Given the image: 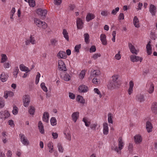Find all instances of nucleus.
Masks as SVG:
<instances>
[{"label":"nucleus","instance_id":"69168bd1","mask_svg":"<svg viewBox=\"0 0 157 157\" xmlns=\"http://www.w3.org/2000/svg\"><path fill=\"white\" fill-rule=\"evenodd\" d=\"M4 105V102L1 98H0V107L2 108Z\"/></svg>","mask_w":157,"mask_h":157},{"label":"nucleus","instance_id":"412c9836","mask_svg":"<svg viewBox=\"0 0 157 157\" xmlns=\"http://www.w3.org/2000/svg\"><path fill=\"white\" fill-rule=\"evenodd\" d=\"M95 16L93 14L89 13L86 17V20L87 22L94 19L95 18Z\"/></svg>","mask_w":157,"mask_h":157},{"label":"nucleus","instance_id":"f8f14e48","mask_svg":"<svg viewBox=\"0 0 157 157\" xmlns=\"http://www.w3.org/2000/svg\"><path fill=\"white\" fill-rule=\"evenodd\" d=\"M149 11L152 15H155L156 12V8L154 5L151 4L149 7Z\"/></svg>","mask_w":157,"mask_h":157},{"label":"nucleus","instance_id":"4468645a","mask_svg":"<svg viewBox=\"0 0 157 157\" xmlns=\"http://www.w3.org/2000/svg\"><path fill=\"white\" fill-rule=\"evenodd\" d=\"M136 99L140 102L144 101H145L144 95L141 94H138L136 96Z\"/></svg>","mask_w":157,"mask_h":157},{"label":"nucleus","instance_id":"a19ab883","mask_svg":"<svg viewBox=\"0 0 157 157\" xmlns=\"http://www.w3.org/2000/svg\"><path fill=\"white\" fill-rule=\"evenodd\" d=\"M64 134L65 135L66 138L68 140L70 141L71 140V136L69 132H65Z\"/></svg>","mask_w":157,"mask_h":157},{"label":"nucleus","instance_id":"bb28decb","mask_svg":"<svg viewBox=\"0 0 157 157\" xmlns=\"http://www.w3.org/2000/svg\"><path fill=\"white\" fill-rule=\"evenodd\" d=\"M7 76L4 73H2L0 76V79L2 82H4L7 80Z\"/></svg>","mask_w":157,"mask_h":157},{"label":"nucleus","instance_id":"a878e982","mask_svg":"<svg viewBox=\"0 0 157 157\" xmlns=\"http://www.w3.org/2000/svg\"><path fill=\"white\" fill-rule=\"evenodd\" d=\"M20 68L21 71H23L29 72L30 70L29 69L28 67H26L23 64H21L20 65Z\"/></svg>","mask_w":157,"mask_h":157},{"label":"nucleus","instance_id":"13d9d810","mask_svg":"<svg viewBox=\"0 0 157 157\" xmlns=\"http://www.w3.org/2000/svg\"><path fill=\"white\" fill-rule=\"evenodd\" d=\"M96 48L94 45L92 46L90 48V52H94L96 51Z\"/></svg>","mask_w":157,"mask_h":157},{"label":"nucleus","instance_id":"7c9ffc66","mask_svg":"<svg viewBox=\"0 0 157 157\" xmlns=\"http://www.w3.org/2000/svg\"><path fill=\"white\" fill-rule=\"evenodd\" d=\"M35 111V108L32 106H31L29 107V112L30 114L32 115H33Z\"/></svg>","mask_w":157,"mask_h":157},{"label":"nucleus","instance_id":"2f4dec72","mask_svg":"<svg viewBox=\"0 0 157 157\" xmlns=\"http://www.w3.org/2000/svg\"><path fill=\"white\" fill-rule=\"evenodd\" d=\"M48 146L50 149L49 152L50 153H52L53 151V147L52 143L49 142L48 144Z\"/></svg>","mask_w":157,"mask_h":157},{"label":"nucleus","instance_id":"6e6d98bb","mask_svg":"<svg viewBox=\"0 0 157 157\" xmlns=\"http://www.w3.org/2000/svg\"><path fill=\"white\" fill-rule=\"evenodd\" d=\"M58 40L54 39L51 40V42L52 44L53 45L55 46L57 44Z\"/></svg>","mask_w":157,"mask_h":157},{"label":"nucleus","instance_id":"1a4fd4ad","mask_svg":"<svg viewBox=\"0 0 157 157\" xmlns=\"http://www.w3.org/2000/svg\"><path fill=\"white\" fill-rule=\"evenodd\" d=\"M128 47L130 52L133 54L137 55L138 53L135 47L131 43H128Z\"/></svg>","mask_w":157,"mask_h":157},{"label":"nucleus","instance_id":"8fccbe9b","mask_svg":"<svg viewBox=\"0 0 157 157\" xmlns=\"http://www.w3.org/2000/svg\"><path fill=\"white\" fill-rule=\"evenodd\" d=\"M81 44L76 45L75 48V51L77 52L78 53L79 52V49L81 48Z\"/></svg>","mask_w":157,"mask_h":157},{"label":"nucleus","instance_id":"58836bf2","mask_svg":"<svg viewBox=\"0 0 157 157\" xmlns=\"http://www.w3.org/2000/svg\"><path fill=\"white\" fill-rule=\"evenodd\" d=\"M82 121L85 123V125L86 126H89V124H90V121H88V119L87 118L84 117L83 118Z\"/></svg>","mask_w":157,"mask_h":157},{"label":"nucleus","instance_id":"72a5a7b5","mask_svg":"<svg viewBox=\"0 0 157 157\" xmlns=\"http://www.w3.org/2000/svg\"><path fill=\"white\" fill-rule=\"evenodd\" d=\"M85 42L86 44H88L89 42V35L88 33H86L84 34Z\"/></svg>","mask_w":157,"mask_h":157},{"label":"nucleus","instance_id":"0eeeda50","mask_svg":"<svg viewBox=\"0 0 157 157\" xmlns=\"http://www.w3.org/2000/svg\"><path fill=\"white\" fill-rule=\"evenodd\" d=\"M131 61L133 62H137L139 60L140 62H141L143 60L142 57H139L134 55H132L130 56Z\"/></svg>","mask_w":157,"mask_h":157},{"label":"nucleus","instance_id":"774afa93","mask_svg":"<svg viewBox=\"0 0 157 157\" xmlns=\"http://www.w3.org/2000/svg\"><path fill=\"white\" fill-rule=\"evenodd\" d=\"M52 135L54 139H56L58 137V134L57 133L53 132L52 133Z\"/></svg>","mask_w":157,"mask_h":157},{"label":"nucleus","instance_id":"c9c22d12","mask_svg":"<svg viewBox=\"0 0 157 157\" xmlns=\"http://www.w3.org/2000/svg\"><path fill=\"white\" fill-rule=\"evenodd\" d=\"M154 85L153 84L151 83L150 84V88L148 90V91L149 94H152L154 90Z\"/></svg>","mask_w":157,"mask_h":157},{"label":"nucleus","instance_id":"b1692460","mask_svg":"<svg viewBox=\"0 0 157 157\" xmlns=\"http://www.w3.org/2000/svg\"><path fill=\"white\" fill-rule=\"evenodd\" d=\"M100 74V72L99 70H94L92 72H91L90 76L92 77H95Z\"/></svg>","mask_w":157,"mask_h":157},{"label":"nucleus","instance_id":"a211bd4d","mask_svg":"<svg viewBox=\"0 0 157 157\" xmlns=\"http://www.w3.org/2000/svg\"><path fill=\"white\" fill-rule=\"evenodd\" d=\"M152 126L151 123L149 121L146 122V128L148 132H149L152 131Z\"/></svg>","mask_w":157,"mask_h":157},{"label":"nucleus","instance_id":"bf43d9fd","mask_svg":"<svg viewBox=\"0 0 157 157\" xmlns=\"http://www.w3.org/2000/svg\"><path fill=\"white\" fill-rule=\"evenodd\" d=\"M120 51H119L118 53L115 56V58L117 60H119L121 58V56L120 54Z\"/></svg>","mask_w":157,"mask_h":157},{"label":"nucleus","instance_id":"c756f323","mask_svg":"<svg viewBox=\"0 0 157 157\" xmlns=\"http://www.w3.org/2000/svg\"><path fill=\"white\" fill-rule=\"evenodd\" d=\"M63 35L64 37L67 41H69V38L68 35V33L65 29H63Z\"/></svg>","mask_w":157,"mask_h":157},{"label":"nucleus","instance_id":"c03bdc74","mask_svg":"<svg viewBox=\"0 0 157 157\" xmlns=\"http://www.w3.org/2000/svg\"><path fill=\"white\" fill-rule=\"evenodd\" d=\"M40 86L42 90L45 92H47L48 91L47 88L45 86L44 83L42 82L40 84Z\"/></svg>","mask_w":157,"mask_h":157},{"label":"nucleus","instance_id":"9b49d317","mask_svg":"<svg viewBox=\"0 0 157 157\" xmlns=\"http://www.w3.org/2000/svg\"><path fill=\"white\" fill-rule=\"evenodd\" d=\"M100 40L104 45H106L107 44V40L106 39V36L104 34H102L100 35Z\"/></svg>","mask_w":157,"mask_h":157},{"label":"nucleus","instance_id":"423d86ee","mask_svg":"<svg viewBox=\"0 0 157 157\" xmlns=\"http://www.w3.org/2000/svg\"><path fill=\"white\" fill-rule=\"evenodd\" d=\"M58 64V68L59 70L64 71H66L67 70L65 64L62 60H59Z\"/></svg>","mask_w":157,"mask_h":157},{"label":"nucleus","instance_id":"f704fd0d","mask_svg":"<svg viewBox=\"0 0 157 157\" xmlns=\"http://www.w3.org/2000/svg\"><path fill=\"white\" fill-rule=\"evenodd\" d=\"M19 71V70L17 67H16L14 68L13 73V75H14V76L15 77V78L17 77Z\"/></svg>","mask_w":157,"mask_h":157},{"label":"nucleus","instance_id":"9d476101","mask_svg":"<svg viewBox=\"0 0 157 157\" xmlns=\"http://www.w3.org/2000/svg\"><path fill=\"white\" fill-rule=\"evenodd\" d=\"M76 24L77 28L78 29H82L83 27V22H82V20L79 18H77Z\"/></svg>","mask_w":157,"mask_h":157},{"label":"nucleus","instance_id":"3c124183","mask_svg":"<svg viewBox=\"0 0 157 157\" xmlns=\"http://www.w3.org/2000/svg\"><path fill=\"white\" fill-rule=\"evenodd\" d=\"M40 73L39 72H38L37 74L36 75V78L35 83L36 84H37L39 82V79H40Z\"/></svg>","mask_w":157,"mask_h":157},{"label":"nucleus","instance_id":"ddd939ff","mask_svg":"<svg viewBox=\"0 0 157 157\" xmlns=\"http://www.w3.org/2000/svg\"><path fill=\"white\" fill-rule=\"evenodd\" d=\"M135 142L137 144L140 143L142 140V138L141 136L139 135H136L134 137Z\"/></svg>","mask_w":157,"mask_h":157},{"label":"nucleus","instance_id":"79ce46f5","mask_svg":"<svg viewBox=\"0 0 157 157\" xmlns=\"http://www.w3.org/2000/svg\"><path fill=\"white\" fill-rule=\"evenodd\" d=\"M14 115L17 114L18 113V108L15 106H13V110L12 111Z\"/></svg>","mask_w":157,"mask_h":157},{"label":"nucleus","instance_id":"2eb2a0df","mask_svg":"<svg viewBox=\"0 0 157 157\" xmlns=\"http://www.w3.org/2000/svg\"><path fill=\"white\" fill-rule=\"evenodd\" d=\"M38 127L39 131L41 134L44 133V129L43 124L41 121H40L38 123Z\"/></svg>","mask_w":157,"mask_h":157},{"label":"nucleus","instance_id":"5fc2aeb1","mask_svg":"<svg viewBox=\"0 0 157 157\" xmlns=\"http://www.w3.org/2000/svg\"><path fill=\"white\" fill-rule=\"evenodd\" d=\"M94 91L95 93H97V94L99 95L100 98H101L102 97V95L101 93L99 91V90L98 88H94Z\"/></svg>","mask_w":157,"mask_h":157},{"label":"nucleus","instance_id":"e433bc0d","mask_svg":"<svg viewBox=\"0 0 157 157\" xmlns=\"http://www.w3.org/2000/svg\"><path fill=\"white\" fill-rule=\"evenodd\" d=\"M51 124L52 126L55 125L56 124V118L54 117H52L50 120Z\"/></svg>","mask_w":157,"mask_h":157},{"label":"nucleus","instance_id":"4d7b16f0","mask_svg":"<svg viewBox=\"0 0 157 157\" xmlns=\"http://www.w3.org/2000/svg\"><path fill=\"white\" fill-rule=\"evenodd\" d=\"M109 14V13L107 11H102L101 12V14L103 16H106Z\"/></svg>","mask_w":157,"mask_h":157},{"label":"nucleus","instance_id":"7ed1b4c3","mask_svg":"<svg viewBox=\"0 0 157 157\" xmlns=\"http://www.w3.org/2000/svg\"><path fill=\"white\" fill-rule=\"evenodd\" d=\"M36 13L40 15L41 18L43 19L45 18L47 11L46 10H42L41 8H39L37 10Z\"/></svg>","mask_w":157,"mask_h":157},{"label":"nucleus","instance_id":"09e8293b","mask_svg":"<svg viewBox=\"0 0 157 157\" xmlns=\"http://www.w3.org/2000/svg\"><path fill=\"white\" fill-rule=\"evenodd\" d=\"M85 75V71H82L79 75L80 78L82 79L84 78Z\"/></svg>","mask_w":157,"mask_h":157},{"label":"nucleus","instance_id":"20e7f679","mask_svg":"<svg viewBox=\"0 0 157 157\" xmlns=\"http://www.w3.org/2000/svg\"><path fill=\"white\" fill-rule=\"evenodd\" d=\"M30 96L28 95H25L23 97V105L25 107H28L30 102Z\"/></svg>","mask_w":157,"mask_h":157},{"label":"nucleus","instance_id":"4be33fe9","mask_svg":"<svg viewBox=\"0 0 157 157\" xmlns=\"http://www.w3.org/2000/svg\"><path fill=\"white\" fill-rule=\"evenodd\" d=\"M49 118V114L47 112H45L44 113L43 116V121L48 122Z\"/></svg>","mask_w":157,"mask_h":157},{"label":"nucleus","instance_id":"603ef678","mask_svg":"<svg viewBox=\"0 0 157 157\" xmlns=\"http://www.w3.org/2000/svg\"><path fill=\"white\" fill-rule=\"evenodd\" d=\"M4 117L3 118H6L10 116V114L8 111H5L4 112Z\"/></svg>","mask_w":157,"mask_h":157},{"label":"nucleus","instance_id":"cd10ccee","mask_svg":"<svg viewBox=\"0 0 157 157\" xmlns=\"http://www.w3.org/2000/svg\"><path fill=\"white\" fill-rule=\"evenodd\" d=\"M58 56H59L61 58H65L67 55L65 52L61 51H60L58 54Z\"/></svg>","mask_w":157,"mask_h":157},{"label":"nucleus","instance_id":"f257e3e1","mask_svg":"<svg viewBox=\"0 0 157 157\" xmlns=\"http://www.w3.org/2000/svg\"><path fill=\"white\" fill-rule=\"evenodd\" d=\"M34 21V23L38 27H42L43 29H45L47 28V25L45 22L41 21L36 18H35Z\"/></svg>","mask_w":157,"mask_h":157},{"label":"nucleus","instance_id":"c85d7f7f","mask_svg":"<svg viewBox=\"0 0 157 157\" xmlns=\"http://www.w3.org/2000/svg\"><path fill=\"white\" fill-rule=\"evenodd\" d=\"M77 100L78 102L82 104H84L85 102V101L83 99V97L80 95L77 96Z\"/></svg>","mask_w":157,"mask_h":157},{"label":"nucleus","instance_id":"393cba45","mask_svg":"<svg viewBox=\"0 0 157 157\" xmlns=\"http://www.w3.org/2000/svg\"><path fill=\"white\" fill-rule=\"evenodd\" d=\"M139 21L136 16H135L133 19V23L136 27L138 28L140 27L139 24Z\"/></svg>","mask_w":157,"mask_h":157},{"label":"nucleus","instance_id":"473e14b6","mask_svg":"<svg viewBox=\"0 0 157 157\" xmlns=\"http://www.w3.org/2000/svg\"><path fill=\"white\" fill-rule=\"evenodd\" d=\"M63 79L65 81H68L71 79V77L67 73H65L63 77Z\"/></svg>","mask_w":157,"mask_h":157},{"label":"nucleus","instance_id":"338daca9","mask_svg":"<svg viewBox=\"0 0 157 157\" xmlns=\"http://www.w3.org/2000/svg\"><path fill=\"white\" fill-rule=\"evenodd\" d=\"M119 20H122L124 18V16L123 13H120L119 16Z\"/></svg>","mask_w":157,"mask_h":157},{"label":"nucleus","instance_id":"37998d69","mask_svg":"<svg viewBox=\"0 0 157 157\" xmlns=\"http://www.w3.org/2000/svg\"><path fill=\"white\" fill-rule=\"evenodd\" d=\"M29 40L30 43L32 44H36V40H35V38L34 37H33L32 35L30 36Z\"/></svg>","mask_w":157,"mask_h":157},{"label":"nucleus","instance_id":"dca6fc26","mask_svg":"<svg viewBox=\"0 0 157 157\" xmlns=\"http://www.w3.org/2000/svg\"><path fill=\"white\" fill-rule=\"evenodd\" d=\"M134 86V83L132 81H131L129 83V88L128 90V93L130 95L133 92V87Z\"/></svg>","mask_w":157,"mask_h":157},{"label":"nucleus","instance_id":"e2e57ef3","mask_svg":"<svg viewBox=\"0 0 157 157\" xmlns=\"http://www.w3.org/2000/svg\"><path fill=\"white\" fill-rule=\"evenodd\" d=\"M69 96L70 98L73 99H74L75 97V96L74 94L71 92L69 93Z\"/></svg>","mask_w":157,"mask_h":157},{"label":"nucleus","instance_id":"6e6552de","mask_svg":"<svg viewBox=\"0 0 157 157\" xmlns=\"http://www.w3.org/2000/svg\"><path fill=\"white\" fill-rule=\"evenodd\" d=\"M88 90V87L84 85H80L78 87V91L80 92L85 93Z\"/></svg>","mask_w":157,"mask_h":157},{"label":"nucleus","instance_id":"680f3d73","mask_svg":"<svg viewBox=\"0 0 157 157\" xmlns=\"http://www.w3.org/2000/svg\"><path fill=\"white\" fill-rule=\"evenodd\" d=\"M101 56V55L100 54H95L93 55L92 58H93L94 59H96L98 57H100Z\"/></svg>","mask_w":157,"mask_h":157},{"label":"nucleus","instance_id":"864d4df0","mask_svg":"<svg viewBox=\"0 0 157 157\" xmlns=\"http://www.w3.org/2000/svg\"><path fill=\"white\" fill-rule=\"evenodd\" d=\"M119 10V7H116L115 9H113L112 10L111 14L114 15L116 14L117 12H118Z\"/></svg>","mask_w":157,"mask_h":157},{"label":"nucleus","instance_id":"f3484780","mask_svg":"<svg viewBox=\"0 0 157 157\" xmlns=\"http://www.w3.org/2000/svg\"><path fill=\"white\" fill-rule=\"evenodd\" d=\"M156 102H154L152 105L151 110L152 112L155 114L157 113V106Z\"/></svg>","mask_w":157,"mask_h":157},{"label":"nucleus","instance_id":"ea45409f","mask_svg":"<svg viewBox=\"0 0 157 157\" xmlns=\"http://www.w3.org/2000/svg\"><path fill=\"white\" fill-rule=\"evenodd\" d=\"M112 78V80L111 81L114 82H116L117 83H119V81H118V76L117 75L113 76Z\"/></svg>","mask_w":157,"mask_h":157},{"label":"nucleus","instance_id":"0e129e2a","mask_svg":"<svg viewBox=\"0 0 157 157\" xmlns=\"http://www.w3.org/2000/svg\"><path fill=\"white\" fill-rule=\"evenodd\" d=\"M97 124H92L90 126V127L91 129L93 130H95V128L97 126Z\"/></svg>","mask_w":157,"mask_h":157},{"label":"nucleus","instance_id":"de8ad7c7","mask_svg":"<svg viewBox=\"0 0 157 157\" xmlns=\"http://www.w3.org/2000/svg\"><path fill=\"white\" fill-rule=\"evenodd\" d=\"M28 2L31 6L33 7L35 5V2L34 0H28Z\"/></svg>","mask_w":157,"mask_h":157},{"label":"nucleus","instance_id":"5701e85b","mask_svg":"<svg viewBox=\"0 0 157 157\" xmlns=\"http://www.w3.org/2000/svg\"><path fill=\"white\" fill-rule=\"evenodd\" d=\"M118 149L121 150L122 149V147L124 146V142L123 141L122 138L121 137H120L118 139Z\"/></svg>","mask_w":157,"mask_h":157},{"label":"nucleus","instance_id":"39448f33","mask_svg":"<svg viewBox=\"0 0 157 157\" xmlns=\"http://www.w3.org/2000/svg\"><path fill=\"white\" fill-rule=\"evenodd\" d=\"M19 136L21 142L24 145H28L29 144L28 140L24 135L20 134Z\"/></svg>","mask_w":157,"mask_h":157},{"label":"nucleus","instance_id":"6ab92c4d","mask_svg":"<svg viewBox=\"0 0 157 157\" xmlns=\"http://www.w3.org/2000/svg\"><path fill=\"white\" fill-rule=\"evenodd\" d=\"M109 132L108 124L107 123L103 124V133L104 135H107Z\"/></svg>","mask_w":157,"mask_h":157},{"label":"nucleus","instance_id":"49530a36","mask_svg":"<svg viewBox=\"0 0 157 157\" xmlns=\"http://www.w3.org/2000/svg\"><path fill=\"white\" fill-rule=\"evenodd\" d=\"M108 121L109 123H113V120L112 119V114L110 113H108Z\"/></svg>","mask_w":157,"mask_h":157},{"label":"nucleus","instance_id":"4c0bfd02","mask_svg":"<svg viewBox=\"0 0 157 157\" xmlns=\"http://www.w3.org/2000/svg\"><path fill=\"white\" fill-rule=\"evenodd\" d=\"M1 56L2 58L1 60V63H4L7 60L8 58L6 55L2 54L1 55Z\"/></svg>","mask_w":157,"mask_h":157},{"label":"nucleus","instance_id":"f03ea898","mask_svg":"<svg viewBox=\"0 0 157 157\" xmlns=\"http://www.w3.org/2000/svg\"><path fill=\"white\" fill-rule=\"evenodd\" d=\"M120 86V84L119 83H117L114 82L112 81H110L108 85V87L110 90L113 89L115 88H119Z\"/></svg>","mask_w":157,"mask_h":157},{"label":"nucleus","instance_id":"a18cd8bd","mask_svg":"<svg viewBox=\"0 0 157 157\" xmlns=\"http://www.w3.org/2000/svg\"><path fill=\"white\" fill-rule=\"evenodd\" d=\"M57 147L58 148V150L60 152H63V148L61 144L58 143L57 144Z\"/></svg>","mask_w":157,"mask_h":157},{"label":"nucleus","instance_id":"aec40b11","mask_svg":"<svg viewBox=\"0 0 157 157\" xmlns=\"http://www.w3.org/2000/svg\"><path fill=\"white\" fill-rule=\"evenodd\" d=\"M79 112H75L72 113L71 115V117L73 120L75 122L79 117Z\"/></svg>","mask_w":157,"mask_h":157},{"label":"nucleus","instance_id":"052dcab7","mask_svg":"<svg viewBox=\"0 0 157 157\" xmlns=\"http://www.w3.org/2000/svg\"><path fill=\"white\" fill-rule=\"evenodd\" d=\"M62 2V0H54V4L57 5H60Z\"/></svg>","mask_w":157,"mask_h":157}]
</instances>
